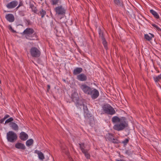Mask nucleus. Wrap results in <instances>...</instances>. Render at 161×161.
<instances>
[{
	"label": "nucleus",
	"mask_w": 161,
	"mask_h": 161,
	"mask_svg": "<svg viewBox=\"0 0 161 161\" xmlns=\"http://www.w3.org/2000/svg\"><path fill=\"white\" fill-rule=\"evenodd\" d=\"M34 30L30 28L26 29L23 32L22 34L25 36V37L27 39L30 40H34L36 38V35L34 33Z\"/></svg>",
	"instance_id": "1"
},
{
	"label": "nucleus",
	"mask_w": 161,
	"mask_h": 161,
	"mask_svg": "<svg viewBox=\"0 0 161 161\" xmlns=\"http://www.w3.org/2000/svg\"><path fill=\"white\" fill-rule=\"evenodd\" d=\"M102 109L103 112L108 114L112 115L116 113L114 108L108 104L104 105L102 107Z\"/></svg>",
	"instance_id": "2"
},
{
	"label": "nucleus",
	"mask_w": 161,
	"mask_h": 161,
	"mask_svg": "<svg viewBox=\"0 0 161 161\" xmlns=\"http://www.w3.org/2000/svg\"><path fill=\"white\" fill-rule=\"evenodd\" d=\"M7 139L8 142L13 143L16 140L17 136V134L14 132L10 131L7 133Z\"/></svg>",
	"instance_id": "3"
},
{
	"label": "nucleus",
	"mask_w": 161,
	"mask_h": 161,
	"mask_svg": "<svg viewBox=\"0 0 161 161\" xmlns=\"http://www.w3.org/2000/svg\"><path fill=\"white\" fill-rule=\"evenodd\" d=\"M30 52L31 56L33 58H38L40 56L41 54L40 50L35 47H32Z\"/></svg>",
	"instance_id": "4"
},
{
	"label": "nucleus",
	"mask_w": 161,
	"mask_h": 161,
	"mask_svg": "<svg viewBox=\"0 0 161 161\" xmlns=\"http://www.w3.org/2000/svg\"><path fill=\"white\" fill-rule=\"evenodd\" d=\"M128 126V124H124L119 122L115 124L113 127V128L117 131L122 130Z\"/></svg>",
	"instance_id": "5"
},
{
	"label": "nucleus",
	"mask_w": 161,
	"mask_h": 161,
	"mask_svg": "<svg viewBox=\"0 0 161 161\" xmlns=\"http://www.w3.org/2000/svg\"><path fill=\"white\" fill-rule=\"evenodd\" d=\"M54 10L56 14L58 15H64L65 14L66 9L62 5L56 7L54 8Z\"/></svg>",
	"instance_id": "6"
},
{
	"label": "nucleus",
	"mask_w": 161,
	"mask_h": 161,
	"mask_svg": "<svg viewBox=\"0 0 161 161\" xmlns=\"http://www.w3.org/2000/svg\"><path fill=\"white\" fill-rule=\"evenodd\" d=\"M88 95H90L92 99H95L97 98L99 96V92L96 89L92 88V89Z\"/></svg>",
	"instance_id": "7"
},
{
	"label": "nucleus",
	"mask_w": 161,
	"mask_h": 161,
	"mask_svg": "<svg viewBox=\"0 0 161 161\" xmlns=\"http://www.w3.org/2000/svg\"><path fill=\"white\" fill-rule=\"evenodd\" d=\"M71 97L72 101L75 103L77 107L79 106L80 105V100L78 94L74 92L72 94Z\"/></svg>",
	"instance_id": "8"
},
{
	"label": "nucleus",
	"mask_w": 161,
	"mask_h": 161,
	"mask_svg": "<svg viewBox=\"0 0 161 161\" xmlns=\"http://www.w3.org/2000/svg\"><path fill=\"white\" fill-rule=\"evenodd\" d=\"M80 87L83 92L87 95L88 94L92 88L86 84H81Z\"/></svg>",
	"instance_id": "9"
},
{
	"label": "nucleus",
	"mask_w": 161,
	"mask_h": 161,
	"mask_svg": "<svg viewBox=\"0 0 161 161\" xmlns=\"http://www.w3.org/2000/svg\"><path fill=\"white\" fill-rule=\"evenodd\" d=\"M92 114L89 113V111L87 112L84 113V116L85 118L84 121L86 123H88L90 124L91 121L92 119Z\"/></svg>",
	"instance_id": "10"
},
{
	"label": "nucleus",
	"mask_w": 161,
	"mask_h": 161,
	"mask_svg": "<svg viewBox=\"0 0 161 161\" xmlns=\"http://www.w3.org/2000/svg\"><path fill=\"white\" fill-rule=\"evenodd\" d=\"M18 4V2L15 0L13 1L8 3L6 7L8 8H13L15 7Z\"/></svg>",
	"instance_id": "11"
},
{
	"label": "nucleus",
	"mask_w": 161,
	"mask_h": 161,
	"mask_svg": "<svg viewBox=\"0 0 161 161\" xmlns=\"http://www.w3.org/2000/svg\"><path fill=\"white\" fill-rule=\"evenodd\" d=\"M77 79L80 81H84L87 80V78L85 75L82 73L78 75L77 76Z\"/></svg>",
	"instance_id": "12"
},
{
	"label": "nucleus",
	"mask_w": 161,
	"mask_h": 161,
	"mask_svg": "<svg viewBox=\"0 0 161 161\" xmlns=\"http://www.w3.org/2000/svg\"><path fill=\"white\" fill-rule=\"evenodd\" d=\"M15 147L18 149L22 150H25L26 149V147L24 144L19 142L16 143Z\"/></svg>",
	"instance_id": "13"
},
{
	"label": "nucleus",
	"mask_w": 161,
	"mask_h": 161,
	"mask_svg": "<svg viewBox=\"0 0 161 161\" xmlns=\"http://www.w3.org/2000/svg\"><path fill=\"white\" fill-rule=\"evenodd\" d=\"M19 137L22 141H25L28 139V135L24 132H21L19 134Z\"/></svg>",
	"instance_id": "14"
},
{
	"label": "nucleus",
	"mask_w": 161,
	"mask_h": 161,
	"mask_svg": "<svg viewBox=\"0 0 161 161\" xmlns=\"http://www.w3.org/2000/svg\"><path fill=\"white\" fill-rule=\"evenodd\" d=\"M5 18L9 22H12L14 21L15 19L13 15L11 14L6 15Z\"/></svg>",
	"instance_id": "15"
},
{
	"label": "nucleus",
	"mask_w": 161,
	"mask_h": 161,
	"mask_svg": "<svg viewBox=\"0 0 161 161\" xmlns=\"http://www.w3.org/2000/svg\"><path fill=\"white\" fill-rule=\"evenodd\" d=\"M114 3L118 6L124 9H125L123 3L121 0H114Z\"/></svg>",
	"instance_id": "16"
},
{
	"label": "nucleus",
	"mask_w": 161,
	"mask_h": 161,
	"mask_svg": "<svg viewBox=\"0 0 161 161\" xmlns=\"http://www.w3.org/2000/svg\"><path fill=\"white\" fill-rule=\"evenodd\" d=\"M83 71V69L81 67H77L74 69L73 71V74L76 75L80 74Z\"/></svg>",
	"instance_id": "17"
},
{
	"label": "nucleus",
	"mask_w": 161,
	"mask_h": 161,
	"mask_svg": "<svg viewBox=\"0 0 161 161\" xmlns=\"http://www.w3.org/2000/svg\"><path fill=\"white\" fill-rule=\"evenodd\" d=\"M9 125L10 127L14 130L17 131L19 130V126L15 122L9 123Z\"/></svg>",
	"instance_id": "18"
},
{
	"label": "nucleus",
	"mask_w": 161,
	"mask_h": 161,
	"mask_svg": "<svg viewBox=\"0 0 161 161\" xmlns=\"http://www.w3.org/2000/svg\"><path fill=\"white\" fill-rule=\"evenodd\" d=\"M114 137V134L111 133H108L106 135V140L110 142Z\"/></svg>",
	"instance_id": "19"
},
{
	"label": "nucleus",
	"mask_w": 161,
	"mask_h": 161,
	"mask_svg": "<svg viewBox=\"0 0 161 161\" xmlns=\"http://www.w3.org/2000/svg\"><path fill=\"white\" fill-rule=\"evenodd\" d=\"M35 153L38 154V157L40 159L43 160L44 158L43 153L40 151L36 150L35 151Z\"/></svg>",
	"instance_id": "20"
},
{
	"label": "nucleus",
	"mask_w": 161,
	"mask_h": 161,
	"mask_svg": "<svg viewBox=\"0 0 161 161\" xmlns=\"http://www.w3.org/2000/svg\"><path fill=\"white\" fill-rule=\"evenodd\" d=\"M46 11L44 10L43 8H42L40 9L39 11H37V14H38L39 15L41 16V18H43L45 15L46 14Z\"/></svg>",
	"instance_id": "21"
},
{
	"label": "nucleus",
	"mask_w": 161,
	"mask_h": 161,
	"mask_svg": "<svg viewBox=\"0 0 161 161\" xmlns=\"http://www.w3.org/2000/svg\"><path fill=\"white\" fill-rule=\"evenodd\" d=\"M112 121L113 123H119L120 121V119L117 116H115L112 117Z\"/></svg>",
	"instance_id": "22"
},
{
	"label": "nucleus",
	"mask_w": 161,
	"mask_h": 161,
	"mask_svg": "<svg viewBox=\"0 0 161 161\" xmlns=\"http://www.w3.org/2000/svg\"><path fill=\"white\" fill-rule=\"evenodd\" d=\"M150 12L153 15L155 18L157 19H159V15L153 9L150 10Z\"/></svg>",
	"instance_id": "23"
},
{
	"label": "nucleus",
	"mask_w": 161,
	"mask_h": 161,
	"mask_svg": "<svg viewBox=\"0 0 161 161\" xmlns=\"http://www.w3.org/2000/svg\"><path fill=\"white\" fill-rule=\"evenodd\" d=\"M151 35V36H149L148 34H146L144 35L145 38L147 41H150L152 40V38L154 36L153 34L149 33Z\"/></svg>",
	"instance_id": "24"
},
{
	"label": "nucleus",
	"mask_w": 161,
	"mask_h": 161,
	"mask_svg": "<svg viewBox=\"0 0 161 161\" xmlns=\"http://www.w3.org/2000/svg\"><path fill=\"white\" fill-rule=\"evenodd\" d=\"M33 140L32 139H30L26 141V145L27 147H29L33 144Z\"/></svg>",
	"instance_id": "25"
},
{
	"label": "nucleus",
	"mask_w": 161,
	"mask_h": 161,
	"mask_svg": "<svg viewBox=\"0 0 161 161\" xmlns=\"http://www.w3.org/2000/svg\"><path fill=\"white\" fill-rule=\"evenodd\" d=\"M82 152L84 154L86 158L88 159L90 158V154L88 153L87 150L86 149L84 151H82Z\"/></svg>",
	"instance_id": "26"
},
{
	"label": "nucleus",
	"mask_w": 161,
	"mask_h": 161,
	"mask_svg": "<svg viewBox=\"0 0 161 161\" xmlns=\"http://www.w3.org/2000/svg\"><path fill=\"white\" fill-rule=\"evenodd\" d=\"M153 78L155 82H157L161 80V74L158 76H154Z\"/></svg>",
	"instance_id": "27"
},
{
	"label": "nucleus",
	"mask_w": 161,
	"mask_h": 161,
	"mask_svg": "<svg viewBox=\"0 0 161 161\" xmlns=\"http://www.w3.org/2000/svg\"><path fill=\"white\" fill-rule=\"evenodd\" d=\"M51 4L53 5H55L58 3H61V1L60 0H51Z\"/></svg>",
	"instance_id": "28"
},
{
	"label": "nucleus",
	"mask_w": 161,
	"mask_h": 161,
	"mask_svg": "<svg viewBox=\"0 0 161 161\" xmlns=\"http://www.w3.org/2000/svg\"><path fill=\"white\" fill-rule=\"evenodd\" d=\"M110 142L114 144H118L120 143V141L116 138H115V137L112 139V140Z\"/></svg>",
	"instance_id": "29"
},
{
	"label": "nucleus",
	"mask_w": 161,
	"mask_h": 161,
	"mask_svg": "<svg viewBox=\"0 0 161 161\" xmlns=\"http://www.w3.org/2000/svg\"><path fill=\"white\" fill-rule=\"evenodd\" d=\"M103 42H102V43L103 44L104 47L107 50L108 48V47L107 46V42L105 39V38H103L102 39Z\"/></svg>",
	"instance_id": "30"
},
{
	"label": "nucleus",
	"mask_w": 161,
	"mask_h": 161,
	"mask_svg": "<svg viewBox=\"0 0 161 161\" xmlns=\"http://www.w3.org/2000/svg\"><path fill=\"white\" fill-rule=\"evenodd\" d=\"M99 37L101 38L102 39L104 38L103 32L100 30L99 29Z\"/></svg>",
	"instance_id": "31"
},
{
	"label": "nucleus",
	"mask_w": 161,
	"mask_h": 161,
	"mask_svg": "<svg viewBox=\"0 0 161 161\" xmlns=\"http://www.w3.org/2000/svg\"><path fill=\"white\" fill-rule=\"evenodd\" d=\"M14 120V119L12 117H10L7 119L5 121L4 124H6L9 123L13 122L12 121Z\"/></svg>",
	"instance_id": "32"
},
{
	"label": "nucleus",
	"mask_w": 161,
	"mask_h": 161,
	"mask_svg": "<svg viewBox=\"0 0 161 161\" xmlns=\"http://www.w3.org/2000/svg\"><path fill=\"white\" fill-rule=\"evenodd\" d=\"M79 145L80 146V148L82 152V151H84V150H86L85 149V147H84V143H79Z\"/></svg>",
	"instance_id": "33"
},
{
	"label": "nucleus",
	"mask_w": 161,
	"mask_h": 161,
	"mask_svg": "<svg viewBox=\"0 0 161 161\" xmlns=\"http://www.w3.org/2000/svg\"><path fill=\"white\" fill-rule=\"evenodd\" d=\"M120 119V122L124 123V124H128L126 122V118L125 117H123Z\"/></svg>",
	"instance_id": "34"
},
{
	"label": "nucleus",
	"mask_w": 161,
	"mask_h": 161,
	"mask_svg": "<svg viewBox=\"0 0 161 161\" xmlns=\"http://www.w3.org/2000/svg\"><path fill=\"white\" fill-rule=\"evenodd\" d=\"M83 109L84 110V112H87L88 111V108L87 107V106L86 105L83 104Z\"/></svg>",
	"instance_id": "35"
},
{
	"label": "nucleus",
	"mask_w": 161,
	"mask_h": 161,
	"mask_svg": "<svg viewBox=\"0 0 161 161\" xmlns=\"http://www.w3.org/2000/svg\"><path fill=\"white\" fill-rule=\"evenodd\" d=\"M125 153L128 155H130L133 154V151H131L130 150H126L125 152Z\"/></svg>",
	"instance_id": "36"
},
{
	"label": "nucleus",
	"mask_w": 161,
	"mask_h": 161,
	"mask_svg": "<svg viewBox=\"0 0 161 161\" xmlns=\"http://www.w3.org/2000/svg\"><path fill=\"white\" fill-rule=\"evenodd\" d=\"M129 141V139L128 138L125 139L122 142V143H123L124 145H126L128 142Z\"/></svg>",
	"instance_id": "37"
},
{
	"label": "nucleus",
	"mask_w": 161,
	"mask_h": 161,
	"mask_svg": "<svg viewBox=\"0 0 161 161\" xmlns=\"http://www.w3.org/2000/svg\"><path fill=\"white\" fill-rule=\"evenodd\" d=\"M152 26L156 28L158 31H161V29L158 26L154 24H152Z\"/></svg>",
	"instance_id": "38"
},
{
	"label": "nucleus",
	"mask_w": 161,
	"mask_h": 161,
	"mask_svg": "<svg viewBox=\"0 0 161 161\" xmlns=\"http://www.w3.org/2000/svg\"><path fill=\"white\" fill-rule=\"evenodd\" d=\"M32 11L34 12V13L35 14L37 13V10L36 9V8L35 6L31 8Z\"/></svg>",
	"instance_id": "39"
},
{
	"label": "nucleus",
	"mask_w": 161,
	"mask_h": 161,
	"mask_svg": "<svg viewBox=\"0 0 161 161\" xmlns=\"http://www.w3.org/2000/svg\"><path fill=\"white\" fill-rule=\"evenodd\" d=\"M19 15L21 16H23L25 15V12L24 11H20L19 12Z\"/></svg>",
	"instance_id": "40"
},
{
	"label": "nucleus",
	"mask_w": 161,
	"mask_h": 161,
	"mask_svg": "<svg viewBox=\"0 0 161 161\" xmlns=\"http://www.w3.org/2000/svg\"><path fill=\"white\" fill-rule=\"evenodd\" d=\"M29 6H30V8H31V9L35 7L34 5H33V4H32L31 3H29Z\"/></svg>",
	"instance_id": "41"
},
{
	"label": "nucleus",
	"mask_w": 161,
	"mask_h": 161,
	"mask_svg": "<svg viewBox=\"0 0 161 161\" xmlns=\"http://www.w3.org/2000/svg\"><path fill=\"white\" fill-rule=\"evenodd\" d=\"M9 29L10 30H11L12 31V32H14H14H15L16 31H15L12 28V27L11 26H9Z\"/></svg>",
	"instance_id": "42"
},
{
	"label": "nucleus",
	"mask_w": 161,
	"mask_h": 161,
	"mask_svg": "<svg viewBox=\"0 0 161 161\" xmlns=\"http://www.w3.org/2000/svg\"><path fill=\"white\" fill-rule=\"evenodd\" d=\"M9 117H10L9 115L8 114H6V115H5V116H4V117L3 118L5 120L6 119L8 118H9Z\"/></svg>",
	"instance_id": "43"
},
{
	"label": "nucleus",
	"mask_w": 161,
	"mask_h": 161,
	"mask_svg": "<svg viewBox=\"0 0 161 161\" xmlns=\"http://www.w3.org/2000/svg\"><path fill=\"white\" fill-rule=\"evenodd\" d=\"M5 120V119L4 118L1 119L0 120V123H1V124L3 123Z\"/></svg>",
	"instance_id": "44"
},
{
	"label": "nucleus",
	"mask_w": 161,
	"mask_h": 161,
	"mask_svg": "<svg viewBox=\"0 0 161 161\" xmlns=\"http://www.w3.org/2000/svg\"><path fill=\"white\" fill-rule=\"evenodd\" d=\"M26 23L28 24V25H29L30 23V21L28 19H26Z\"/></svg>",
	"instance_id": "45"
},
{
	"label": "nucleus",
	"mask_w": 161,
	"mask_h": 161,
	"mask_svg": "<svg viewBox=\"0 0 161 161\" xmlns=\"http://www.w3.org/2000/svg\"><path fill=\"white\" fill-rule=\"evenodd\" d=\"M50 85H47V91H49V90H50Z\"/></svg>",
	"instance_id": "46"
},
{
	"label": "nucleus",
	"mask_w": 161,
	"mask_h": 161,
	"mask_svg": "<svg viewBox=\"0 0 161 161\" xmlns=\"http://www.w3.org/2000/svg\"><path fill=\"white\" fill-rule=\"evenodd\" d=\"M23 4V3H20L19 5H18V7H20V6H22Z\"/></svg>",
	"instance_id": "47"
},
{
	"label": "nucleus",
	"mask_w": 161,
	"mask_h": 161,
	"mask_svg": "<svg viewBox=\"0 0 161 161\" xmlns=\"http://www.w3.org/2000/svg\"><path fill=\"white\" fill-rule=\"evenodd\" d=\"M62 149H64V150H66V147H64V148H63V147H62Z\"/></svg>",
	"instance_id": "48"
},
{
	"label": "nucleus",
	"mask_w": 161,
	"mask_h": 161,
	"mask_svg": "<svg viewBox=\"0 0 161 161\" xmlns=\"http://www.w3.org/2000/svg\"><path fill=\"white\" fill-rule=\"evenodd\" d=\"M19 7H18V6L17 7V8H19Z\"/></svg>",
	"instance_id": "49"
},
{
	"label": "nucleus",
	"mask_w": 161,
	"mask_h": 161,
	"mask_svg": "<svg viewBox=\"0 0 161 161\" xmlns=\"http://www.w3.org/2000/svg\"><path fill=\"white\" fill-rule=\"evenodd\" d=\"M51 27H53V25L52 26V25H51Z\"/></svg>",
	"instance_id": "50"
}]
</instances>
